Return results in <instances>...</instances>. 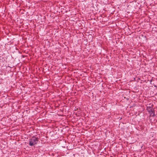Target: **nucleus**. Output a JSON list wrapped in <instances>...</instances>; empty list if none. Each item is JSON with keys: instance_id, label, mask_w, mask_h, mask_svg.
<instances>
[{"instance_id": "2", "label": "nucleus", "mask_w": 157, "mask_h": 157, "mask_svg": "<svg viewBox=\"0 0 157 157\" xmlns=\"http://www.w3.org/2000/svg\"><path fill=\"white\" fill-rule=\"evenodd\" d=\"M147 110L151 116H152V117L155 116V111L153 107L150 106H147Z\"/></svg>"}, {"instance_id": "1", "label": "nucleus", "mask_w": 157, "mask_h": 157, "mask_svg": "<svg viewBox=\"0 0 157 157\" xmlns=\"http://www.w3.org/2000/svg\"><path fill=\"white\" fill-rule=\"evenodd\" d=\"M38 141V138L33 136L31 139H29V145L31 146H33L36 144L37 143Z\"/></svg>"}]
</instances>
